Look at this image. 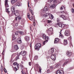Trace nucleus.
<instances>
[{
  "label": "nucleus",
  "mask_w": 74,
  "mask_h": 74,
  "mask_svg": "<svg viewBox=\"0 0 74 74\" xmlns=\"http://www.w3.org/2000/svg\"><path fill=\"white\" fill-rule=\"evenodd\" d=\"M41 47V45L40 43H38L36 44V45L35 46V49L37 50L38 51L40 50V48Z\"/></svg>",
  "instance_id": "obj_1"
},
{
  "label": "nucleus",
  "mask_w": 74,
  "mask_h": 74,
  "mask_svg": "<svg viewBox=\"0 0 74 74\" xmlns=\"http://www.w3.org/2000/svg\"><path fill=\"white\" fill-rule=\"evenodd\" d=\"M56 74H64L63 71L62 70H58L57 71Z\"/></svg>",
  "instance_id": "obj_2"
},
{
  "label": "nucleus",
  "mask_w": 74,
  "mask_h": 74,
  "mask_svg": "<svg viewBox=\"0 0 74 74\" xmlns=\"http://www.w3.org/2000/svg\"><path fill=\"white\" fill-rule=\"evenodd\" d=\"M5 5L6 9L7 8H8V7H9V5H8V0H5Z\"/></svg>",
  "instance_id": "obj_3"
},
{
  "label": "nucleus",
  "mask_w": 74,
  "mask_h": 74,
  "mask_svg": "<svg viewBox=\"0 0 74 74\" xmlns=\"http://www.w3.org/2000/svg\"><path fill=\"white\" fill-rule=\"evenodd\" d=\"M49 38L48 37L46 36V38H45V39L46 40L44 41L43 43L44 45L45 44H46V43L48 42V40Z\"/></svg>",
  "instance_id": "obj_4"
},
{
  "label": "nucleus",
  "mask_w": 74,
  "mask_h": 74,
  "mask_svg": "<svg viewBox=\"0 0 74 74\" xmlns=\"http://www.w3.org/2000/svg\"><path fill=\"white\" fill-rule=\"evenodd\" d=\"M72 54L71 52L69 51H67L66 53V55L67 56H70Z\"/></svg>",
  "instance_id": "obj_5"
},
{
  "label": "nucleus",
  "mask_w": 74,
  "mask_h": 74,
  "mask_svg": "<svg viewBox=\"0 0 74 74\" xmlns=\"http://www.w3.org/2000/svg\"><path fill=\"white\" fill-rule=\"evenodd\" d=\"M60 16L61 18H62L64 20H66V19H67V17L64 15H60Z\"/></svg>",
  "instance_id": "obj_6"
},
{
  "label": "nucleus",
  "mask_w": 74,
  "mask_h": 74,
  "mask_svg": "<svg viewBox=\"0 0 74 74\" xmlns=\"http://www.w3.org/2000/svg\"><path fill=\"white\" fill-rule=\"evenodd\" d=\"M51 58L53 60H55L56 59V57L55 55H52L51 57Z\"/></svg>",
  "instance_id": "obj_7"
},
{
  "label": "nucleus",
  "mask_w": 74,
  "mask_h": 74,
  "mask_svg": "<svg viewBox=\"0 0 74 74\" xmlns=\"http://www.w3.org/2000/svg\"><path fill=\"white\" fill-rule=\"evenodd\" d=\"M14 12V15H15V16H18L19 15V13L18 11H15Z\"/></svg>",
  "instance_id": "obj_8"
},
{
  "label": "nucleus",
  "mask_w": 74,
  "mask_h": 74,
  "mask_svg": "<svg viewBox=\"0 0 74 74\" xmlns=\"http://www.w3.org/2000/svg\"><path fill=\"white\" fill-rule=\"evenodd\" d=\"M59 39L58 38H56L55 39L54 43V44H57L58 43H59Z\"/></svg>",
  "instance_id": "obj_9"
},
{
  "label": "nucleus",
  "mask_w": 74,
  "mask_h": 74,
  "mask_svg": "<svg viewBox=\"0 0 74 74\" xmlns=\"http://www.w3.org/2000/svg\"><path fill=\"white\" fill-rule=\"evenodd\" d=\"M65 36H69L70 35V33L69 32V31L66 30L65 32Z\"/></svg>",
  "instance_id": "obj_10"
},
{
  "label": "nucleus",
  "mask_w": 74,
  "mask_h": 74,
  "mask_svg": "<svg viewBox=\"0 0 74 74\" xmlns=\"http://www.w3.org/2000/svg\"><path fill=\"white\" fill-rule=\"evenodd\" d=\"M69 61V59H67V60H66V62H64L63 65H62V66H64V65L67 64V63Z\"/></svg>",
  "instance_id": "obj_11"
},
{
  "label": "nucleus",
  "mask_w": 74,
  "mask_h": 74,
  "mask_svg": "<svg viewBox=\"0 0 74 74\" xmlns=\"http://www.w3.org/2000/svg\"><path fill=\"white\" fill-rule=\"evenodd\" d=\"M17 42L18 43H19V44H21L22 42V41H21V38H19L17 40Z\"/></svg>",
  "instance_id": "obj_12"
},
{
  "label": "nucleus",
  "mask_w": 74,
  "mask_h": 74,
  "mask_svg": "<svg viewBox=\"0 0 74 74\" xmlns=\"http://www.w3.org/2000/svg\"><path fill=\"white\" fill-rule=\"evenodd\" d=\"M50 7L52 8H55V7H56V5L55 4L51 5Z\"/></svg>",
  "instance_id": "obj_13"
},
{
  "label": "nucleus",
  "mask_w": 74,
  "mask_h": 74,
  "mask_svg": "<svg viewBox=\"0 0 74 74\" xmlns=\"http://www.w3.org/2000/svg\"><path fill=\"white\" fill-rule=\"evenodd\" d=\"M11 10L13 12H14V11H15V8L13 6L11 7Z\"/></svg>",
  "instance_id": "obj_14"
},
{
  "label": "nucleus",
  "mask_w": 74,
  "mask_h": 74,
  "mask_svg": "<svg viewBox=\"0 0 74 74\" xmlns=\"http://www.w3.org/2000/svg\"><path fill=\"white\" fill-rule=\"evenodd\" d=\"M48 7H46L44 8V11H48Z\"/></svg>",
  "instance_id": "obj_15"
},
{
  "label": "nucleus",
  "mask_w": 74,
  "mask_h": 74,
  "mask_svg": "<svg viewBox=\"0 0 74 74\" xmlns=\"http://www.w3.org/2000/svg\"><path fill=\"white\" fill-rule=\"evenodd\" d=\"M49 18L51 19H52L53 18V15H52L51 14H49Z\"/></svg>",
  "instance_id": "obj_16"
},
{
  "label": "nucleus",
  "mask_w": 74,
  "mask_h": 74,
  "mask_svg": "<svg viewBox=\"0 0 74 74\" xmlns=\"http://www.w3.org/2000/svg\"><path fill=\"white\" fill-rule=\"evenodd\" d=\"M14 48L16 50H17V49H18V46L17 45H15V46H14Z\"/></svg>",
  "instance_id": "obj_17"
},
{
  "label": "nucleus",
  "mask_w": 74,
  "mask_h": 74,
  "mask_svg": "<svg viewBox=\"0 0 74 74\" xmlns=\"http://www.w3.org/2000/svg\"><path fill=\"white\" fill-rule=\"evenodd\" d=\"M25 39L26 41H29V37L28 36H26L25 37Z\"/></svg>",
  "instance_id": "obj_18"
},
{
  "label": "nucleus",
  "mask_w": 74,
  "mask_h": 74,
  "mask_svg": "<svg viewBox=\"0 0 74 74\" xmlns=\"http://www.w3.org/2000/svg\"><path fill=\"white\" fill-rule=\"evenodd\" d=\"M21 52H22L23 56H25L26 54V53L25 51H21Z\"/></svg>",
  "instance_id": "obj_19"
},
{
  "label": "nucleus",
  "mask_w": 74,
  "mask_h": 74,
  "mask_svg": "<svg viewBox=\"0 0 74 74\" xmlns=\"http://www.w3.org/2000/svg\"><path fill=\"white\" fill-rule=\"evenodd\" d=\"M54 52V49H53V48H52L51 49V54H52Z\"/></svg>",
  "instance_id": "obj_20"
},
{
  "label": "nucleus",
  "mask_w": 74,
  "mask_h": 74,
  "mask_svg": "<svg viewBox=\"0 0 74 74\" xmlns=\"http://www.w3.org/2000/svg\"><path fill=\"white\" fill-rule=\"evenodd\" d=\"M67 41L66 40H64V44L65 45H66V44H67Z\"/></svg>",
  "instance_id": "obj_21"
},
{
  "label": "nucleus",
  "mask_w": 74,
  "mask_h": 74,
  "mask_svg": "<svg viewBox=\"0 0 74 74\" xmlns=\"http://www.w3.org/2000/svg\"><path fill=\"white\" fill-rule=\"evenodd\" d=\"M17 17H16V21L17 20V18H18V19H21V16H19L18 15V16H17Z\"/></svg>",
  "instance_id": "obj_22"
},
{
  "label": "nucleus",
  "mask_w": 74,
  "mask_h": 74,
  "mask_svg": "<svg viewBox=\"0 0 74 74\" xmlns=\"http://www.w3.org/2000/svg\"><path fill=\"white\" fill-rule=\"evenodd\" d=\"M16 1V0H12L11 3L12 4H14V3H15Z\"/></svg>",
  "instance_id": "obj_23"
},
{
  "label": "nucleus",
  "mask_w": 74,
  "mask_h": 74,
  "mask_svg": "<svg viewBox=\"0 0 74 74\" xmlns=\"http://www.w3.org/2000/svg\"><path fill=\"white\" fill-rule=\"evenodd\" d=\"M29 11L30 12L32 13V14H33V10H32V7H30L29 8Z\"/></svg>",
  "instance_id": "obj_24"
},
{
  "label": "nucleus",
  "mask_w": 74,
  "mask_h": 74,
  "mask_svg": "<svg viewBox=\"0 0 74 74\" xmlns=\"http://www.w3.org/2000/svg\"><path fill=\"white\" fill-rule=\"evenodd\" d=\"M18 33H20L21 35L23 34V32L22 31H18Z\"/></svg>",
  "instance_id": "obj_25"
},
{
  "label": "nucleus",
  "mask_w": 74,
  "mask_h": 74,
  "mask_svg": "<svg viewBox=\"0 0 74 74\" xmlns=\"http://www.w3.org/2000/svg\"><path fill=\"white\" fill-rule=\"evenodd\" d=\"M59 37H61V38H64V36H63L61 33H60Z\"/></svg>",
  "instance_id": "obj_26"
},
{
  "label": "nucleus",
  "mask_w": 74,
  "mask_h": 74,
  "mask_svg": "<svg viewBox=\"0 0 74 74\" xmlns=\"http://www.w3.org/2000/svg\"><path fill=\"white\" fill-rule=\"evenodd\" d=\"M9 8L7 9V8L6 9V11L7 12H8V14H9L10 13V11H9V10H8Z\"/></svg>",
  "instance_id": "obj_27"
},
{
  "label": "nucleus",
  "mask_w": 74,
  "mask_h": 74,
  "mask_svg": "<svg viewBox=\"0 0 74 74\" xmlns=\"http://www.w3.org/2000/svg\"><path fill=\"white\" fill-rule=\"evenodd\" d=\"M62 24L61 23H59L57 24V25L59 26V27H61L62 26Z\"/></svg>",
  "instance_id": "obj_28"
},
{
  "label": "nucleus",
  "mask_w": 74,
  "mask_h": 74,
  "mask_svg": "<svg viewBox=\"0 0 74 74\" xmlns=\"http://www.w3.org/2000/svg\"><path fill=\"white\" fill-rule=\"evenodd\" d=\"M65 26H66V25H64V24H62L61 27L62 28H64V27H65Z\"/></svg>",
  "instance_id": "obj_29"
},
{
  "label": "nucleus",
  "mask_w": 74,
  "mask_h": 74,
  "mask_svg": "<svg viewBox=\"0 0 74 74\" xmlns=\"http://www.w3.org/2000/svg\"><path fill=\"white\" fill-rule=\"evenodd\" d=\"M16 6H18V7H19L21 5V4H20V3H17L16 5Z\"/></svg>",
  "instance_id": "obj_30"
},
{
  "label": "nucleus",
  "mask_w": 74,
  "mask_h": 74,
  "mask_svg": "<svg viewBox=\"0 0 74 74\" xmlns=\"http://www.w3.org/2000/svg\"><path fill=\"white\" fill-rule=\"evenodd\" d=\"M42 38L43 39H45V38H46V35L45 34H43L42 36Z\"/></svg>",
  "instance_id": "obj_31"
},
{
  "label": "nucleus",
  "mask_w": 74,
  "mask_h": 74,
  "mask_svg": "<svg viewBox=\"0 0 74 74\" xmlns=\"http://www.w3.org/2000/svg\"><path fill=\"white\" fill-rule=\"evenodd\" d=\"M63 9H64V10L65 9V7L63 6H62L60 8V9L62 10Z\"/></svg>",
  "instance_id": "obj_32"
},
{
  "label": "nucleus",
  "mask_w": 74,
  "mask_h": 74,
  "mask_svg": "<svg viewBox=\"0 0 74 74\" xmlns=\"http://www.w3.org/2000/svg\"><path fill=\"white\" fill-rule=\"evenodd\" d=\"M37 59H38V56H34V59H35V60H36Z\"/></svg>",
  "instance_id": "obj_33"
},
{
  "label": "nucleus",
  "mask_w": 74,
  "mask_h": 74,
  "mask_svg": "<svg viewBox=\"0 0 74 74\" xmlns=\"http://www.w3.org/2000/svg\"><path fill=\"white\" fill-rule=\"evenodd\" d=\"M49 31H50V32H52V31H53V29L52 28H51L49 29Z\"/></svg>",
  "instance_id": "obj_34"
},
{
  "label": "nucleus",
  "mask_w": 74,
  "mask_h": 74,
  "mask_svg": "<svg viewBox=\"0 0 74 74\" xmlns=\"http://www.w3.org/2000/svg\"><path fill=\"white\" fill-rule=\"evenodd\" d=\"M59 66H60V64H58L56 66V67L57 68L58 67H59Z\"/></svg>",
  "instance_id": "obj_35"
},
{
  "label": "nucleus",
  "mask_w": 74,
  "mask_h": 74,
  "mask_svg": "<svg viewBox=\"0 0 74 74\" xmlns=\"http://www.w3.org/2000/svg\"><path fill=\"white\" fill-rule=\"evenodd\" d=\"M25 20H23L22 21L21 23V24H24V23H25Z\"/></svg>",
  "instance_id": "obj_36"
},
{
  "label": "nucleus",
  "mask_w": 74,
  "mask_h": 74,
  "mask_svg": "<svg viewBox=\"0 0 74 74\" xmlns=\"http://www.w3.org/2000/svg\"><path fill=\"white\" fill-rule=\"evenodd\" d=\"M71 11L72 13H74V9L73 8L71 9Z\"/></svg>",
  "instance_id": "obj_37"
},
{
  "label": "nucleus",
  "mask_w": 74,
  "mask_h": 74,
  "mask_svg": "<svg viewBox=\"0 0 74 74\" xmlns=\"http://www.w3.org/2000/svg\"><path fill=\"white\" fill-rule=\"evenodd\" d=\"M60 21V18H57V22H59V21Z\"/></svg>",
  "instance_id": "obj_38"
},
{
  "label": "nucleus",
  "mask_w": 74,
  "mask_h": 74,
  "mask_svg": "<svg viewBox=\"0 0 74 74\" xmlns=\"http://www.w3.org/2000/svg\"><path fill=\"white\" fill-rule=\"evenodd\" d=\"M18 59H19V56L17 57L15 59L16 60H17Z\"/></svg>",
  "instance_id": "obj_39"
},
{
  "label": "nucleus",
  "mask_w": 74,
  "mask_h": 74,
  "mask_svg": "<svg viewBox=\"0 0 74 74\" xmlns=\"http://www.w3.org/2000/svg\"><path fill=\"white\" fill-rule=\"evenodd\" d=\"M32 62H29V66H31L32 65Z\"/></svg>",
  "instance_id": "obj_40"
},
{
  "label": "nucleus",
  "mask_w": 74,
  "mask_h": 74,
  "mask_svg": "<svg viewBox=\"0 0 74 74\" xmlns=\"http://www.w3.org/2000/svg\"><path fill=\"white\" fill-rule=\"evenodd\" d=\"M26 58L25 57H24L23 58V60H26Z\"/></svg>",
  "instance_id": "obj_41"
},
{
  "label": "nucleus",
  "mask_w": 74,
  "mask_h": 74,
  "mask_svg": "<svg viewBox=\"0 0 74 74\" xmlns=\"http://www.w3.org/2000/svg\"><path fill=\"white\" fill-rule=\"evenodd\" d=\"M17 70L18 69H17V68H16V67H15L14 68L15 71H17Z\"/></svg>",
  "instance_id": "obj_42"
},
{
  "label": "nucleus",
  "mask_w": 74,
  "mask_h": 74,
  "mask_svg": "<svg viewBox=\"0 0 74 74\" xmlns=\"http://www.w3.org/2000/svg\"><path fill=\"white\" fill-rule=\"evenodd\" d=\"M52 1V0H48V2L49 3H51Z\"/></svg>",
  "instance_id": "obj_43"
},
{
  "label": "nucleus",
  "mask_w": 74,
  "mask_h": 74,
  "mask_svg": "<svg viewBox=\"0 0 74 74\" xmlns=\"http://www.w3.org/2000/svg\"><path fill=\"white\" fill-rule=\"evenodd\" d=\"M39 72H40V73H41V67L39 68Z\"/></svg>",
  "instance_id": "obj_44"
},
{
  "label": "nucleus",
  "mask_w": 74,
  "mask_h": 74,
  "mask_svg": "<svg viewBox=\"0 0 74 74\" xmlns=\"http://www.w3.org/2000/svg\"><path fill=\"white\" fill-rule=\"evenodd\" d=\"M31 21H33V16H32L31 18Z\"/></svg>",
  "instance_id": "obj_45"
},
{
  "label": "nucleus",
  "mask_w": 74,
  "mask_h": 74,
  "mask_svg": "<svg viewBox=\"0 0 74 74\" xmlns=\"http://www.w3.org/2000/svg\"><path fill=\"white\" fill-rule=\"evenodd\" d=\"M18 63H16V62H14V63H13V64L14 66H16V65Z\"/></svg>",
  "instance_id": "obj_46"
},
{
  "label": "nucleus",
  "mask_w": 74,
  "mask_h": 74,
  "mask_svg": "<svg viewBox=\"0 0 74 74\" xmlns=\"http://www.w3.org/2000/svg\"><path fill=\"white\" fill-rule=\"evenodd\" d=\"M48 22L49 23H51V21L48 20Z\"/></svg>",
  "instance_id": "obj_47"
},
{
  "label": "nucleus",
  "mask_w": 74,
  "mask_h": 74,
  "mask_svg": "<svg viewBox=\"0 0 74 74\" xmlns=\"http://www.w3.org/2000/svg\"><path fill=\"white\" fill-rule=\"evenodd\" d=\"M68 39L69 40H71V36H70V37H69L68 38Z\"/></svg>",
  "instance_id": "obj_48"
},
{
  "label": "nucleus",
  "mask_w": 74,
  "mask_h": 74,
  "mask_svg": "<svg viewBox=\"0 0 74 74\" xmlns=\"http://www.w3.org/2000/svg\"><path fill=\"white\" fill-rule=\"evenodd\" d=\"M4 71L5 73H7V70H6V69H4Z\"/></svg>",
  "instance_id": "obj_49"
},
{
  "label": "nucleus",
  "mask_w": 74,
  "mask_h": 74,
  "mask_svg": "<svg viewBox=\"0 0 74 74\" xmlns=\"http://www.w3.org/2000/svg\"><path fill=\"white\" fill-rule=\"evenodd\" d=\"M50 69H53V66H50Z\"/></svg>",
  "instance_id": "obj_50"
},
{
  "label": "nucleus",
  "mask_w": 74,
  "mask_h": 74,
  "mask_svg": "<svg viewBox=\"0 0 74 74\" xmlns=\"http://www.w3.org/2000/svg\"><path fill=\"white\" fill-rule=\"evenodd\" d=\"M16 65L17 68H19V64L17 63Z\"/></svg>",
  "instance_id": "obj_51"
},
{
  "label": "nucleus",
  "mask_w": 74,
  "mask_h": 74,
  "mask_svg": "<svg viewBox=\"0 0 74 74\" xmlns=\"http://www.w3.org/2000/svg\"><path fill=\"white\" fill-rule=\"evenodd\" d=\"M18 23H16L15 24V26H18Z\"/></svg>",
  "instance_id": "obj_52"
},
{
  "label": "nucleus",
  "mask_w": 74,
  "mask_h": 74,
  "mask_svg": "<svg viewBox=\"0 0 74 74\" xmlns=\"http://www.w3.org/2000/svg\"><path fill=\"white\" fill-rule=\"evenodd\" d=\"M21 53H22L21 52V53H19L18 54V56H19V55H20L21 54Z\"/></svg>",
  "instance_id": "obj_53"
},
{
  "label": "nucleus",
  "mask_w": 74,
  "mask_h": 74,
  "mask_svg": "<svg viewBox=\"0 0 74 74\" xmlns=\"http://www.w3.org/2000/svg\"><path fill=\"white\" fill-rule=\"evenodd\" d=\"M28 7H29V1H28Z\"/></svg>",
  "instance_id": "obj_54"
},
{
  "label": "nucleus",
  "mask_w": 74,
  "mask_h": 74,
  "mask_svg": "<svg viewBox=\"0 0 74 74\" xmlns=\"http://www.w3.org/2000/svg\"><path fill=\"white\" fill-rule=\"evenodd\" d=\"M47 59H49V58H50V56H48L47 57Z\"/></svg>",
  "instance_id": "obj_55"
},
{
  "label": "nucleus",
  "mask_w": 74,
  "mask_h": 74,
  "mask_svg": "<svg viewBox=\"0 0 74 74\" xmlns=\"http://www.w3.org/2000/svg\"><path fill=\"white\" fill-rule=\"evenodd\" d=\"M45 16L46 18V17H47V16H48V15L46 14L45 15Z\"/></svg>",
  "instance_id": "obj_56"
},
{
  "label": "nucleus",
  "mask_w": 74,
  "mask_h": 74,
  "mask_svg": "<svg viewBox=\"0 0 74 74\" xmlns=\"http://www.w3.org/2000/svg\"><path fill=\"white\" fill-rule=\"evenodd\" d=\"M20 66L21 67H23V65L21 64L20 65Z\"/></svg>",
  "instance_id": "obj_57"
},
{
  "label": "nucleus",
  "mask_w": 74,
  "mask_h": 74,
  "mask_svg": "<svg viewBox=\"0 0 74 74\" xmlns=\"http://www.w3.org/2000/svg\"><path fill=\"white\" fill-rule=\"evenodd\" d=\"M30 47H31V48H32V43H31V44H30Z\"/></svg>",
  "instance_id": "obj_58"
},
{
  "label": "nucleus",
  "mask_w": 74,
  "mask_h": 74,
  "mask_svg": "<svg viewBox=\"0 0 74 74\" xmlns=\"http://www.w3.org/2000/svg\"><path fill=\"white\" fill-rule=\"evenodd\" d=\"M27 15L28 17H29V16H30V15H29V14H28Z\"/></svg>",
  "instance_id": "obj_59"
},
{
  "label": "nucleus",
  "mask_w": 74,
  "mask_h": 74,
  "mask_svg": "<svg viewBox=\"0 0 74 74\" xmlns=\"http://www.w3.org/2000/svg\"><path fill=\"white\" fill-rule=\"evenodd\" d=\"M47 73H49V70H47Z\"/></svg>",
  "instance_id": "obj_60"
},
{
  "label": "nucleus",
  "mask_w": 74,
  "mask_h": 74,
  "mask_svg": "<svg viewBox=\"0 0 74 74\" xmlns=\"http://www.w3.org/2000/svg\"><path fill=\"white\" fill-rule=\"evenodd\" d=\"M17 32H16L15 33V34L16 35H18V34H17Z\"/></svg>",
  "instance_id": "obj_61"
},
{
  "label": "nucleus",
  "mask_w": 74,
  "mask_h": 74,
  "mask_svg": "<svg viewBox=\"0 0 74 74\" xmlns=\"http://www.w3.org/2000/svg\"><path fill=\"white\" fill-rule=\"evenodd\" d=\"M28 19H29L30 20H32V19H30V18L28 17Z\"/></svg>",
  "instance_id": "obj_62"
},
{
  "label": "nucleus",
  "mask_w": 74,
  "mask_h": 74,
  "mask_svg": "<svg viewBox=\"0 0 74 74\" xmlns=\"http://www.w3.org/2000/svg\"><path fill=\"white\" fill-rule=\"evenodd\" d=\"M4 53V50H3V52H2V54L3 55H4V54L3 53Z\"/></svg>",
  "instance_id": "obj_63"
},
{
  "label": "nucleus",
  "mask_w": 74,
  "mask_h": 74,
  "mask_svg": "<svg viewBox=\"0 0 74 74\" xmlns=\"http://www.w3.org/2000/svg\"><path fill=\"white\" fill-rule=\"evenodd\" d=\"M56 0H53V1H54V2H55V1H56Z\"/></svg>",
  "instance_id": "obj_64"
}]
</instances>
